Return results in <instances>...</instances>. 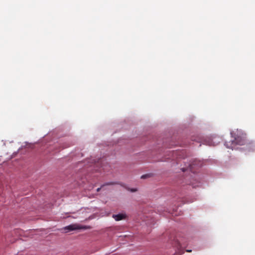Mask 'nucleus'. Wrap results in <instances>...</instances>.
I'll return each instance as SVG.
<instances>
[{
    "label": "nucleus",
    "instance_id": "1",
    "mask_svg": "<svg viewBox=\"0 0 255 255\" xmlns=\"http://www.w3.org/2000/svg\"><path fill=\"white\" fill-rule=\"evenodd\" d=\"M231 136L234 140L231 142H226L225 145L228 148L233 149L234 146L237 144L244 145L246 143V135L241 130L237 129L231 132Z\"/></svg>",
    "mask_w": 255,
    "mask_h": 255
},
{
    "label": "nucleus",
    "instance_id": "2",
    "mask_svg": "<svg viewBox=\"0 0 255 255\" xmlns=\"http://www.w3.org/2000/svg\"><path fill=\"white\" fill-rule=\"evenodd\" d=\"M86 227L85 226H81L77 224H74L70 225L68 226H66L64 228V230H68L69 231L76 230H80V229H86Z\"/></svg>",
    "mask_w": 255,
    "mask_h": 255
},
{
    "label": "nucleus",
    "instance_id": "3",
    "mask_svg": "<svg viewBox=\"0 0 255 255\" xmlns=\"http://www.w3.org/2000/svg\"><path fill=\"white\" fill-rule=\"evenodd\" d=\"M173 245L176 248V249L179 251L178 253L176 252L175 253V255H181L182 253H183V247H182L181 243L178 241H174L173 243Z\"/></svg>",
    "mask_w": 255,
    "mask_h": 255
},
{
    "label": "nucleus",
    "instance_id": "4",
    "mask_svg": "<svg viewBox=\"0 0 255 255\" xmlns=\"http://www.w3.org/2000/svg\"><path fill=\"white\" fill-rule=\"evenodd\" d=\"M113 217L116 221H120L125 218L126 216L123 214H119L117 215H113Z\"/></svg>",
    "mask_w": 255,
    "mask_h": 255
},
{
    "label": "nucleus",
    "instance_id": "5",
    "mask_svg": "<svg viewBox=\"0 0 255 255\" xmlns=\"http://www.w3.org/2000/svg\"><path fill=\"white\" fill-rule=\"evenodd\" d=\"M216 139V137H214L213 139L212 140H210V139H209L208 140H205V143L207 145H210V146H211V145H215V143H214V142L213 141V140H215Z\"/></svg>",
    "mask_w": 255,
    "mask_h": 255
},
{
    "label": "nucleus",
    "instance_id": "6",
    "mask_svg": "<svg viewBox=\"0 0 255 255\" xmlns=\"http://www.w3.org/2000/svg\"><path fill=\"white\" fill-rule=\"evenodd\" d=\"M195 161L193 162L192 164L189 165V166L188 167V169L189 170H190L192 172H193V166L196 165Z\"/></svg>",
    "mask_w": 255,
    "mask_h": 255
},
{
    "label": "nucleus",
    "instance_id": "7",
    "mask_svg": "<svg viewBox=\"0 0 255 255\" xmlns=\"http://www.w3.org/2000/svg\"><path fill=\"white\" fill-rule=\"evenodd\" d=\"M148 176H149L148 174L143 175L142 176H141V178L145 179V178H147Z\"/></svg>",
    "mask_w": 255,
    "mask_h": 255
},
{
    "label": "nucleus",
    "instance_id": "8",
    "mask_svg": "<svg viewBox=\"0 0 255 255\" xmlns=\"http://www.w3.org/2000/svg\"><path fill=\"white\" fill-rule=\"evenodd\" d=\"M115 184V183H114V182H109V183H106V185H114Z\"/></svg>",
    "mask_w": 255,
    "mask_h": 255
},
{
    "label": "nucleus",
    "instance_id": "9",
    "mask_svg": "<svg viewBox=\"0 0 255 255\" xmlns=\"http://www.w3.org/2000/svg\"><path fill=\"white\" fill-rule=\"evenodd\" d=\"M101 188H98L97 189V192L100 191V190H101Z\"/></svg>",
    "mask_w": 255,
    "mask_h": 255
},
{
    "label": "nucleus",
    "instance_id": "10",
    "mask_svg": "<svg viewBox=\"0 0 255 255\" xmlns=\"http://www.w3.org/2000/svg\"><path fill=\"white\" fill-rule=\"evenodd\" d=\"M131 191L132 192H134V191H136V190H135V189H132L131 190Z\"/></svg>",
    "mask_w": 255,
    "mask_h": 255
},
{
    "label": "nucleus",
    "instance_id": "11",
    "mask_svg": "<svg viewBox=\"0 0 255 255\" xmlns=\"http://www.w3.org/2000/svg\"><path fill=\"white\" fill-rule=\"evenodd\" d=\"M188 169H186L185 168H182L183 171H185V170H187Z\"/></svg>",
    "mask_w": 255,
    "mask_h": 255
},
{
    "label": "nucleus",
    "instance_id": "12",
    "mask_svg": "<svg viewBox=\"0 0 255 255\" xmlns=\"http://www.w3.org/2000/svg\"><path fill=\"white\" fill-rule=\"evenodd\" d=\"M186 252H191V250H187Z\"/></svg>",
    "mask_w": 255,
    "mask_h": 255
}]
</instances>
